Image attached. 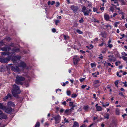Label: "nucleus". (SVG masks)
<instances>
[{"mask_svg":"<svg viewBox=\"0 0 127 127\" xmlns=\"http://www.w3.org/2000/svg\"><path fill=\"white\" fill-rule=\"evenodd\" d=\"M64 37L65 40H66L68 38H69V37L68 36H66L65 35H64Z\"/></svg>","mask_w":127,"mask_h":127,"instance_id":"38","label":"nucleus"},{"mask_svg":"<svg viewBox=\"0 0 127 127\" xmlns=\"http://www.w3.org/2000/svg\"><path fill=\"white\" fill-rule=\"evenodd\" d=\"M11 59L10 56L8 57L5 58L2 57H0V62L2 63H8L9 61Z\"/></svg>","mask_w":127,"mask_h":127,"instance_id":"4","label":"nucleus"},{"mask_svg":"<svg viewBox=\"0 0 127 127\" xmlns=\"http://www.w3.org/2000/svg\"><path fill=\"white\" fill-rule=\"evenodd\" d=\"M119 95H120L121 96H124V95H123V93L122 92H120L119 93Z\"/></svg>","mask_w":127,"mask_h":127,"instance_id":"58","label":"nucleus"},{"mask_svg":"<svg viewBox=\"0 0 127 127\" xmlns=\"http://www.w3.org/2000/svg\"><path fill=\"white\" fill-rule=\"evenodd\" d=\"M92 75L93 76H94L95 77H97V75L96 74H95V73H92Z\"/></svg>","mask_w":127,"mask_h":127,"instance_id":"57","label":"nucleus"},{"mask_svg":"<svg viewBox=\"0 0 127 127\" xmlns=\"http://www.w3.org/2000/svg\"><path fill=\"white\" fill-rule=\"evenodd\" d=\"M7 105L9 107H14L15 105L14 103L11 101H10L7 103Z\"/></svg>","mask_w":127,"mask_h":127,"instance_id":"15","label":"nucleus"},{"mask_svg":"<svg viewBox=\"0 0 127 127\" xmlns=\"http://www.w3.org/2000/svg\"><path fill=\"white\" fill-rule=\"evenodd\" d=\"M16 78L15 82L18 85H22L23 84L22 81L25 80V78L22 76L17 75L16 77Z\"/></svg>","mask_w":127,"mask_h":127,"instance_id":"3","label":"nucleus"},{"mask_svg":"<svg viewBox=\"0 0 127 127\" xmlns=\"http://www.w3.org/2000/svg\"><path fill=\"white\" fill-rule=\"evenodd\" d=\"M91 65L92 68H93L96 66V64L95 63H91Z\"/></svg>","mask_w":127,"mask_h":127,"instance_id":"30","label":"nucleus"},{"mask_svg":"<svg viewBox=\"0 0 127 127\" xmlns=\"http://www.w3.org/2000/svg\"><path fill=\"white\" fill-rule=\"evenodd\" d=\"M93 11L94 12H96L97 10V9L95 7H94L93 8Z\"/></svg>","mask_w":127,"mask_h":127,"instance_id":"48","label":"nucleus"},{"mask_svg":"<svg viewBox=\"0 0 127 127\" xmlns=\"http://www.w3.org/2000/svg\"><path fill=\"white\" fill-rule=\"evenodd\" d=\"M60 5V3L59 2H56V6L57 7H58Z\"/></svg>","mask_w":127,"mask_h":127,"instance_id":"53","label":"nucleus"},{"mask_svg":"<svg viewBox=\"0 0 127 127\" xmlns=\"http://www.w3.org/2000/svg\"><path fill=\"white\" fill-rule=\"evenodd\" d=\"M121 62L120 61H118L115 63L116 65L117 66H118L119 64H120Z\"/></svg>","mask_w":127,"mask_h":127,"instance_id":"33","label":"nucleus"},{"mask_svg":"<svg viewBox=\"0 0 127 127\" xmlns=\"http://www.w3.org/2000/svg\"><path fill=\"white\" fill-rule=\"evenodd\" d=\"M80 52L83 54L84 53H85V51H83L82 50H80Z\"/></svg>","mask_w":127,"mask_h":127,"instance_id":"54","label":"nucleus"},{"mask_svg":"<svg viewBox=\"0 0 127 127\" xmlns=\"http://www.w3.org/2000/svg\"><path fill=\"white\" fill-rule=\"evenodd\" d=\"M127 115L126 114H124L122 115V116L124 118H125V117Z\"/></svg>","mask_w":127,"mask_h":127,"instance_id":"63","label":"nucleus"},{"mask_svg":"<svg viewBox=\"0 0 127 127\" xmlns=\"http://www.w3.org/2000/svg\"><path fill=\"white\" fill-rule=\"evenodd\" d=\"M84 22V20L83 18H82L79 21V22L80 23H82Z\"/></svg>","mask_w":127,"mask_h":127,"instance_id":"42","label":"nucleus"},{"mask_svg":"<svg viewBox=\"0 0 127 127\" xmlns=\"http://www.w3.org/2000/svg\"><path fill=\"white\" fill-rule=\"evenodd\" d=\"M73 122V125L72 127H79V124L77 122L74 121Z\"/></svg>","mask_w":127,"mask_h":127,"instance_id":"17","label":"nucleus"},{"mask_svg":"<svg viewBox=\"0 0 127 127\" xmlns=\"http://www.w3.org/2000/svg\"><path fill=\"white\" fill-rule=\"evenodd\" d=\"M82 11L83 13L84 16H87L89 15V11L87 10L86 7L84 6L83 7Z\"/></svg>","mask_w":127,"mask_h":127,"instance_id":"7","label":"nucleus"},{"mask_svg":"<svg viewBox=\"0 0 127 127\" xmlns=\"http://www.w3.org/2000/svg\"><path fill=\"white\" fill-rule=\"evenodd\" d=\"M52 32H56V30L54 28H53L52 30Z\"/></svg>","mask_w":127,"mask_h":127,"instance_id":"56","label":"nucleus"},{"mask_svg":"<svg viewBox=\"0 0 127 127\" xmlns=\"http://www.w3.org/2000/svg\"><path fill=\"white\" fill-rule=\"evenodd\" d=\"M69 111V110H68V109L66 110L64 112L66 114H67L68 113Z\"/></svg>","mask_w":127,"mask_h":127,"instance_id":"51","label":"nucleus"},{"mask_svg":"<svg viewBox=\"0 0 127 127\" xmlns=\"http://www.w3.org/2000/svg\"><path fill=\"white\" fill-rule=\"evenodd\" d=\"M25 86L26 87H28L29 86V84L28 83H26L25 84Z\"/></svg>","mask_w":127,"mask_h":127,"instance_id":"62","label":"nucleus"},{"mask_svg":"<svg viewBox=\"0 0 127 127\" xmlns=\"http://www.w3.org/2000/svg\"><path fill=\"white\" fill-rule=\"evenodd\" d=\"M110 10L112 12H113L114 10V8L112 7H111L110 8Z\"/></svg>","mask_w":127,"mask_h":127,"instance_id":"40","label":"nucleus"},{"mask_svg":"<svg viewBox=\"0 0 127 127\" xmlns=\"http://www.w3.org/2000/svg\"><path fill=\"white\" fill-rule=\"evenodd\" d=\"M119 1L121 3L122 5H125L126 3L124 0H119Z\"/></svg>","mask_w":127,"mask_h":127,"instance_id":"23","label":"nucleus"},{"mask_svg":"<svg viewBox=\"0 0 127 127\" xmlns=\"http://www.w3.org/2000/svg\"><path fill=\"white\" fill-rule=\"evenodd\" d=\"M77 96V95L76 94H72L71 97L72 98H74L76 97Z\"/></svg>","mask_w":127,"mask_h":127,"instance_id":"37","label":"nucleus"},{"mask_svg":"<svg viewBox=\"0 0 127 127\" xmlns=\"http://www.w3.org/2000/svg\"><path fill=\"white\" fill-rule=\"evenodd\" d=\"M11 49V48L9 46L5 47H3L1 49V50L3 51H6L7 50H10Z\"/></svg>","mask_w":127,"mask_h":127,"instance_id":"14","label":"nucleus"},{"mask_svg":"<svg viewBox=\"0 0 127 127\" xmlns=\"http://www.w3.org/2000/svg\"><path fill=\"white\" fill-rule=\"evenodd\" d=\"M64 111V109L63 108H62V109H61V110H60V112L61 113H63V112Z\"/></svg>","mask_w":127,"mask_h":127,"instance_id":"59","label":"nucleus"},{"mask_svg":"<svg viewBox=\"0 0 127 127\" xmlns=\"http://www.w3.org/2000/svg\"><path fill=\"white\" fill-rule=\"evenodd\" d=\"M55 3V1H52L51 3V5H53Z\"/></svg>","mask_w":127,"mask_h":127,"instance_id":"55","label":"nucleus"},{"mask_svg":"<svg viewBox=\"0 0 127 127\" xmlns=\"http://www.w3.org/2000/svg\"><path fill=\"white\" fill-rule=\"evenodd\" d=\"M111 2H114V3H117V6H119V4H118L117 2V0H111Z\"/></svg>","mask_w":127,"mask_h":127,"instance_id":"29","label":"nucleus"},{"mask_svg":"<svg viewBox=\"0 0 127 127\" xmlns=\"http://www.w3.org/2000/svg\"><path fill=\"white\" fill-rule=\"evenodd\" d=\"M4 110L5 112L7 113H10L12 111V109L10 107H8L7 108L6 107V109Z\"/></svg>","mask_w":127,"mask_h":127,"instance_id":"13","label":"nucleus"},{"mask_svg":"<svg viewBox=\"0 0 127 127\" xmlns=\"http://www.w3.org/2000/svg\"><path fill=\"white\" fill-rule=\"evenodd\" d=\"M64 121L65 122V123H68L69 122L68 120L66 118H64Z\"/></svg>","mask_w":127,"mask_h":127,"instance_id":"41","label":"nucleus"},{"mask_svg":"<svg viewBox=\"0 0 127 127\" xmlns=\"http://www.w3.org/2000/svg\"><path fill=\"white\" fill-rule=\"evenodd\" d=\"M6 107L3 106L2 103H0V109L2 110H4L6 109Z\"/></svg>","mask_w":127,"mask_h":127,"instance_id":"20","label":"nucleus"},{"mask_svg":"<svg viewBox=\"0 0 127 127\" xmlns=\"http://www.w3.org/2000/svg\"><path fill=\"white\" fill-rule=\"evenodd\" d=\"M0 117V119L2 118L3 119H6L7 118L6 115H5L3 114L2 113Z\"/></svg>","mask_w":127,"mask_h":127,"instance_id":"19","label":"nucleus"},{"mask_svg":"<svg viewBox=\"0 0 127 127\" xmlns=\"http://www.w3.org/2000/svg\"><path fill=\"white\" fill-rule=\"evenodd\" d=\"M99 58L100 59H102L103 58V56L101 54H100L99 56Z\"/></svg>","mask_w":127,"mask_h":127,"instance_id":"39","label":"nucleus"},{"mask_svg":"<svg viewBox=\"0 0 127 127\" xmlns=\"http://www.w3.org/2000/svg\"><path fill=\"white\" fill-rule=\"evenodd\" d=\"M108 60L109 62H115L116 60V58L114 57H111V58H109L108 59Z\"/></svg>","mask_w":127,"mask_h":127,"instance_id":"18","label":"nucleus"},{"mask_svg":"<svg viewBox=\"0 0 127 127\" xmlns=\"http://www.w3.org/2000/svg\"><path fill=\"white\" fill-rule=\"evenodd\" d=\"M99 81L97 80L95 81L94 83V85L96 88L98 87L99 86Z\"/></svg>","mask_w":127,"mask_h":127,"instance_id":"11","label":"nucleus"},{"mask_svg":"<svg viewBox=\"0 0 127 127\" xmlns=\"http://www.w3.org/2000/svg\"><path fill=\"white\" fill-rule=\"evenodd\" d=\"M79 57L78 56H75L73 58L74 64L77 65L78 63L80 60Z\"/></svg>","mask_w":127,"mask_h":127,"instance_id":"6","label":"nucleus"},{"mask_svg":"<svg viewBox=\"0 0 127 127\" xmlns=\"http://www.w3.org/2000/svg\"><path fill=\"white\" fill-rule=\"evenodd\" d=\"M108 47H109L110 48H111L112 46H113V45L112 44H109L108 45Z\"/></svg>","mask_w":127,"mask_h":127,"instance_id":"49","label":"nucleus"},{"mask_svg":"<svg viewBox=\"0 0 127 127\" xmlns=\"http://www.w3.org/2000/svg\"><path fill=\"white\" fill-rule=\"evenodd\" d=\"M117 14H118L117 13H114L113 14V17H114L116 15H117Z\"/></svg>","mask_w":127,"mask_h":127,"instance_id":"64","label":"nucleus"},{"mask_svg":"<svg viewBox=\"0 0 127 127\" xmlns=\"http://www.w3.org/2000/svg\"><path fill=\"white\" fill-rule=\"evenodd\" d=\"M67 94L68 95H70L71 94L70 91H67Z\"/></svg>","mask_w":127,"mask_h":127,"instance_id":"43","label":"nucleus"},{"mask_svg":"<svg viewBox=\"0 0 127 127\" xmlns=\"http://www.w3.org/2000/svg\"><path fill=\"white\" fill-rule=\"evenodd\" d=\"M53 118L55 120V124L59 123L61 121V117L59 114L54 116Z\"/></svg>","mask_w":127,"mask_h":127,"instance_id":"5","label":"nucleus"},{"mask_svg":"<svg viewBox=\"0 0 127 127\" xmlns=\"http://www.w3.org/2000/svg\"><path fill=\"white\" fill-rule=\"evenodd\" d=\"M122 54L123 55L127 56V54L125 52H123L122 53Z\"/></svg>","mask_w":127,"mask_h":127,"instance_id":"45","label":"nucleus"},{"mask_svg":"<svg viewBox=\"0 0 127 127\" xmlns=\"http://www.w3.org/2000/svg\"><path fill=\"white\" fill-rule=\"evenodd\" d=\"M12 70L14 72H18L20 70L19 68L18 65L16 66H11L10 67Z\"/></svg>","mask_w":127,"mask_h":127,"instance_id":"8","label":"nucleus"},{"mask_svg":"<svg viewBox=\"0 0 127 127\" xmlns=\"http://www.w3.org/2000/svg\"><path fill=\"white\" fill-rule=\"evenodd\" d=\"M11 95L9 93L8 94L7 96H5L3 99V100L4 101H6L8 98H10L11 97Z\"/></svg>","mask_w":127,"mask_h":127,"instance_id":"12","label":"nucleus"},{"mask_svg":"<svg viewBox=\"0 0 127 127\" xmlns=\"http://www.w3.org/2000/svg\"><path fill=\"white\" fill-rule=\"evenodd\" d=\"M85 78H83L82 79H80V81L81 82H82L84 81Z\"/></svg>","mask_w":127,"mask_h":127,"instance_id":"46","label":"nucleus"},{"mask_svg":"<svg viewBox=\"0 0 127 127\" xmlns=\"http://www.w3.org/2000/svg\"><path fill=\"white\" fill-rule=\"evenodd\" d=\"M71 9L73 10L74 12H77L78 9V7L74 5H72L71 7Z\"/></svg>","mask_w":127,"mask_h":127,"instance_id":"10","label":"nucleus"},{"mask_svg":"<svg viewBox=\"0 0 127 127\" xmlns=\"http://www.w3.org/2000/svg\"><path fill=\"white\" fill-rule=\"evenodd\" d=\"M74 106H72V107H71V108H70V110L71 111L72 110H73L74 108Z\"/></svg>","mask_w":127,"mask_h":127,"instance_id":"60","label":"nucleus"},{"mask_svg":"<svg viewBox=\"0 0 127 127\" xmlns=\"http://www.w3.org/2000/svg\"><path fill=\"white\" fill-rule=\"evenodd\" d=\"M106 49H105L103 51H102V53H106Z\"/></svg>","mask_w":127,"mask_h":127,"instance_id":"61","label":"nucleus"},{"mask_svg":"<svg viewBox=\"0 0 127 127\" xmlns=\"http://www.w3.org/2000/svg\"><path fill=\"white\" fill-rule=\"evenodd\" d=\"M87 85H82V86H81V88H82V89H84V88H85L86 87H87Z\"/></svg>","mask_w":127,"mask_h":127,"instance_id":"47","label":"nucleus"},{"mask_svg":"<svg viewBox=\"0 0 127 127\" xmlns=\"http://www.w3.org/2000/svg\"><path fill=\"white\" fill-rule=\"evenodd\" d=\"M122 58L124 61H126L127 60V57L122 56Z\"/></svg>","mask_w":127,"mask_h":127,"instance_id":"36","label":"nucleus"},{"mask_svg":"<svg viewBox=\"0 0 127 127\" xmlns=\"http://www.w3.org/2000/svg\"><path fill=\"white\" fill-rule=\"evenodd\" d=\"M13 89L12 90V94L15 97L17 96L18 94L21 92L20 88L16 84H14L13 86Z\"/></svg>","mask_w":127,"mask_h":127,"instance_id":"2","label":"nucleus"},{"mask_svg":"<svg viewBox=\"0 0 127 127\" xmlns=\"http://www.w3.org/2000/svg\"><path fill=\"white\" fill-rule=\"evenodd\" d=\"M6 52L7 53H6V55H7V52ZM6 52H2V53H1V55H5V56L6 55Z\"/></svg>","mask_w":127,"mask_h":127,"instance_id":"44","label":"nucleus"},{"mask_svg":"<svg viewBox=\"0 0 127 127\" xmlns=\"http://www.w3.org/2000/svg\"><path fill=\"white\" fill-rule=\"evenodd\" d=\"M106 116H104V117L105 118H106L107 119H108L109 118V115L107 113H106Z\"/></svg>","mask_w":127,"mask_h":127,"instance_id":"26","label":"nucleus"},{"mask_svg":"<svg viewBox=\"0 0 127 127\" xmlns=\"http://www.w3.org/2000/svg\"><path fill=\"white\" fill-rule=\"evenodd\" d=\"M119 24V22H116L114 23V26L116 27H117L118 24Z\"/></svg>","mask_w":127,"mask_h":127,"instance_id":"34","label":"nucleus"},{"mask_svg":"<svg viewBox=\"0 0 127 127\" xmlns=\"http://www.w3.org/2000/svg\"><path fill=\"white\" fill-rule=\"evenodd\" d=\"M93 21L95 22H97L98 23H99V21L96 19L95 18H94L93 19Z\"/></svg>","mask_w":127,"mask_h":127,"instance_id":"31","label":"nucleus"},{"mask_svg":"<svg viewBox=\"0 0 127 127\" xmlns=\"http://www.w3.org/2000/svg\"><path fill=\"white\" fill-rule=\"evenodd\" d=\"M18 65L19 67H21L23 68L26 67V64L24 62H21Z\"/></svg>","mask_w":127,"mask_h":127,"instance_id":"9","label":"nucleus"},{"mask_svg":"<svg viewBox=\"0 0 127 127\" xmlns=\"http://www.w3.org/2000/svg\"><path fill=\"white\" fill-rule=\"evenodd\" d=\"M69 103L70 104H69V106H73V103H74L73 102H69Z\"/></svg>","mask_w":127,"mask_h":127,"instance_id":"35","label":"nucleus"},{"mask_svg":"<svg viewBox=\"0 0 127 127\" xmlns=\"http://www.w3.org/2000/svg\"><path fill=\"white\" fill-rule=\"evenodd\" d=\"M119 72H117V75L118 76V77H121V75H119Z\"/></svg>","mask_w":127,"mask_h":127,"instance_id":"52","label":"nucleus"},{"mask_svg":"<svg viewBox=\"0 0 127 127\" xmlns=\"http://www.w3.org/2000/svg\"><path fill=\"white\" fill-rule=\"evenodd\" d=\"M96 109L98 111H101L102 110V108L100 106L96 107Z\"/></svg>","mask_w":127,"mask_h":127,"instance_id":"21","label":"nucleus"},{"mask_svg":"<svg viewBox=\"0 0 127 127\" xmlns=\"http://www.w3.org/2000/svg\"><path fill=\"white\" fill-rule=\"evenodd\" d=\"M104 17L105 20L107 21H108L110 18L109 15L107 14H104Z\"/></svg>","mask_w":127,"mask_h":127,"instance_id":"16","label":"nucleus"},{"mask_svg":"<svg viewBox=\"0 0 127 127\" xmlns=\"http://www.w3.org/2000/svg\"><path fill=\"white\" fill-rule=\"evenodd\" d=\"M116 114L117 115H119L120 114V110L118 108H116L115 110Z\"/></svg>","mask_w":127,"mask_h":127,"instance_id":"22","label":"nucleus"},{"mask_svg":"<svg viewBox=\"0 0 127 127\" xmlns=\"http://www.w3.org/2000/svg\"><path fill=\"white\" fill-rule=\"evenodd\" d=\"M12 52H13L12 53H10L9 52H7V55H9L10 54H11L10 55L11 58H12V61L14 63H17V61H18L17 60H19L20 58L21 57L20 56L18 55L15 56V52H19L20 49L19 48H13L12 50Z\"/></svg>","mask_w":127,"mask_h":127,"instance_id":"1","label":"nucleus"},{"mask_svg":"<svg viewBox=\"0 0 127 127\" xmlns=\"http://www.w3.org/2000/svg\"><path fill=\"white\" fill-rule=\"evenodd\" d=\"M101 36L103 37H104L106 36V34L104 32H102L100 34Z\"/></svg>","mask_w":127,"mask_h":127,"instance_id":"25","label":"nucleus"},{"mask_svg":"<svg viewBox=\"0 0 127 127\" xmlns=\"http://www.w3.org/2000/svg\"><path fill=\"white\" fill-rule=\"evenodd\" d=\"M89 108V106L88 105L84 106L83 109L86 111H87Z\"/></svg>","mask_w":127,"mask_h":127,"instance_id":"24","label":"nucleus"},{"mask_svg":"<svg viewBox=\"0 0 127 127\" xmlns=\"http://www.w3.org/2000/svg\"><path fill=\"white\" fill-rule=\"evenodd\" d=\"M59 22V21L58 20H56L55 21V24L57 25H58V23Z\"/></svg>","mask_w":127,"mask_h":127,"instance_id":"50","label":"nucleus"},{"mask_svg":"<svg viewBox=\"0 0 127 127\" xmlns=\"http://www.w3.org/2000/svg\"><path fill=\"white\" fill-rule=\"evenodd\" d=\"M40 126V123L39 122H37L35 125V127H39Z\"/></svg>","mask_w":127,"mask_h":127,"instance_id":"27","label":"nucleus"},{"mask_svg":"<svg viewBox=\"0 0 127 127\" xmlns=\"http://www.w3.org/2000/svg\"><path fill=\"white\" fill-rule=\"evenodd\" d=\"M118 82H119L118 80H117V81H116L114 83V84H115V85L117 87H118L117 86H118Z\"/></svg>","mask_w":127,"mask_h":127,"instance_id":"32","label":"nucleus"},{"mask_svg":"<svg viewBox=\"0 0 127 127\" xmlns=\"http://www.w3.org/2000/svg\"><path fill=\"white\" fill-rule=\"evenodd\" d=\"M76 32L79 34H81L83 33V32L81 31L79 29H77L76 30Z\"/></svg>","mask_w":127,"mask_h":127,"instance_id":"28","label":"nucleus"}]
</instances>
